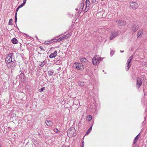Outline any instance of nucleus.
I'll return each mask as SVG.
<instances>
[{
    "instance_id": "36",
    "label": "nucleus",
    "mask_w": 147,
    "mask_h": 147,
    "mask_svg": "<svg viewBox=\"0 0 147 147\" xmlns=\"http://www.w3.org/2000/svg\"><path fill=\"white\" fill-rule=\"evenodd\" d=\"M54 39H52V40H49L48 42H49V43H51L53 42H54Z\"/></svg>"
},
{
    "instance_id": "13",
    "label": "nucleus",
    "mask_w": 147,
    "mask_h": 147,
    "mask_svg": "<svg viewBox=\"0 0 147 147\" xmlns=\"http://www.w3.org/2000/svg\"><path fill=\"white\" fill-rule=\"evenodd\" d=\"M46 125L48 126H51L53 125V123L50 120H47L45 122Z\"/></svg>"
},
{
    "instance_id": "40",
    "label": "nucleus",
    "mask_w": 147,
    "mask_h": 147,
    "mask_svg": "<svg viewBox=\"0 0 147 147\" xmlns=\"http://www.w3.org/2000/svg\"><path fill=\"white\" fill-rule=\"evenodd\" d=\"M84 142L83 141L82 143V147H84Z\"/></svg>"
},
{
    "instance_id": "18",
    "label": "nucleus",
    "mask_w": 147,
    "mask_h": 147,
    "mask_svg": "<svg viewBox=\"0 0 147 147\" xmlns=\"http://www.w3.org/2000/svg\"><path fill=\"white\" fill-rule=\"evenodd\" d=\"M12 42L14 44H16L18 42V40L16 38H13L11 40Z\"/></svg>"
},
{
    "instance_id": "51",
    "label": "nucleus",
    "mask_w": 147,
    "mask_h": 147,
    "mask_svg": "<svg viewBox=\"0 0 147 147\" xmlns=\"http://www.w3.org/2000/svg\"><path fill=\"white\" fill-rule=\"evenodd\" d=\"M146 9H147V7L146 8Z\"/></svg>"
},
{
    "instance_id": "37",
    "label": "nucleus",
    "mask_w": 147,
    "mask_h": 147,
    "mask_svg": "<svg viewBox=\"0 0 147 147\" xmlns=\"http://www.w3.org/2000/svg\"><path fill=\"white\" fill-rule=\"evenodd\" d=\"M54 131L55 133H57L58 132L59 130L55 128L54 129Z\"/></svg>"
},
{
    "instance_id": "39",
    "label": "nucleus",
    "mask_w": 147,
    "mask_h": 147,
    "mask_svg": "<svg viewBox=\"0 0 147 147\" xmlns=\"http://www.w3.org/2000/svg\"><path fill=\"white\" fill-rule=\"evenodd\" d=\"M49 42L47 41H45V42L44 44L45 45H47L49 43Z\"/></svg>"
},
{
    "instance_id": "44",
    "label": "nucleus",
    "mask_w": 147,
    "mask_h": 147,
    "mask_svg": "<svg viewBox=\"0 0 147 147\" xmlns=\"http://www.w3.org/2000/svg\"><path fill=\"white\" fill-rule=\"evenodd\" d=\"M54 39V41H57V39H56V38H54V39Z\"/></svg>"
},
{
    "instance_id": "43",
    "label": "nucleus",
    "mask_w": 147,
    "mask_h": 147,
    "mask_svg": "<svg viewBox=\"0 0 147 147\" xmlns=\"http://www.w3.org/2000/svg\"><path fill=\"white\" fill-rule=\"evenodd\" d=\"M63 147H69V146H66L65 145H63Z\"/></svg>"
},
{
    "instance_id": "21",
    "label": "nucleus",
    "mask_w": 147,
    "mask_h": 147,
    "mask_svg": "<svg viewBox=\"0 0 147 147\" xmlns=\"http://www.w3.org/2000/svg\"><path fill=\"white\" fill-rule=\"evenodd\" d=\"M133 55L131 56L128 59L127 62H129V63H130V62L133 59Z\"/></svg>"
},
{
    "instance_id": "12",
    "label": "nucleus",
    "mask_w": 147,
    "mask_h": 147,
    "mask_svg": "<svg viewBox=\"0 0 147 147\" xmlns=\"http://www.w3.org/2000/svg\"><path fill=\"white\" fill-rule=\"evenodd\" d=\"M57 55V51H55L53 53H51L49 55V57L51 58L55 57Z\"/></svg>"
},
{
    "instance_id": "28",
    "label": "nucleus",
    "mask_w": 147,
    "mask_h": 147,
    "mask_svg": "<svg viewBox=\"0 0 147 147\" xmlns=\"http://www.w3.org/2000/svg\"><path fill=\"white\" fill-rule=\"evenodd\" d=\"M46 63V61H44L43 62H41L40 64V65L41 67L43 66Z\"/></svg>"
},
{
    "instance_id": "38",
    "label": "nucleus",
    "mask_w": 147,
    "mask_h": 147,
    "mask_svg": "<svg viewBox=\"0 0 147 147\" xmlns=\"http://www.w3.org/2000/svg\"><path fill=\"white\" fill-rule=\"evenodd\" d=\"M39 48H40V49L41 50H42L44 51H45V50L44 49H43V47H42V46H39Z\"/></svg>"
},
{
    "instance_id": "41",
    "label": "nucleus",
    "mask_w": 147,
    "mask_h": 147,
    "mask_svg": "<svg viewBox=\"0 0 147 147\" xmlns=\"http://www.w3.org/2000/svg\"><path fill=\"white\" fill-rule=\"evenodd\" d=\"M92 1L94 3H95L96 2V0H92Z\"/></svg>"
},
{
    "instance_id": "15",
    "label": "nucleus",
    "mask_w": 147,
    "mask_h": 147,
    "mask_svg": "<svg viewBox=\"0 0 147 147\" xmlns=\"http://www.w3.org/2000/svg\"><path fill=\"white\" fill-rule=\"evenodd\" d=\"M81 62L83 63H85L88 61L87 59L85 58H82L80 59Z\"/></svg>"
},
{
    "instance_id": "34",
    "label": "nucleus",
    "mask_w": 147,
    "mask_h": 147,
    "mask_svg": "<svg viewBox=\"0 0 147 147\" xmlns=\"http://www.w3.org/2000/svg\"><path fill=\"white\" fill-rule=\"evenodd\" d=\"M114 51L111 50V51L110 53V55L111 56H112L114 54Z\"/></svg>"
},
{
    "instance_id": "27",
    "label": "nucleus",
    "mask_w": 147,
    "mask_h": 147,
    "mask_svg": "<svg viewBox=\"0 0 147 147\" xmlns=\"http://www.w3.org/2000/svg\"><path fill=\"white\" fill-rule=\"evenodd\" d=\"M71 34L70 33H69V34H68L65 35H64V37H65V39H66V38H67L68 37L70 36Z\"/></svg>"
},
{
    "instance_id": "35",
    "label": "nucleus",
    "mask_w": 147,
    "mask_h": 147,
    "mask_svg": "<svg viewBox=\"0 0 147 147\" xmlns=\"http://www.w3.org/2000/svg\"><path fill=\"white\" fill-rule=\"evenodd\" d=\"M45 89V87H43L42 88H41L39 90V91L40 92L43 91Z\"/></svg>"
},
{
    "instance_id": "33",
    "label": "nucleus",
    "mask_w": 147,
    "mask_h": 147,
    "mask_svg": "<svg viewBox=\"0 0 147 147\" xmlns=\"http://www.w3.org/2000/svg\"><path fill=\"white\" fill-rule=\"evenodd\" d=\"M17 13L16 12L15 13V22L16 23L17 20Z\"/></svg>"
},
{
    "instance_id": "29",
    "label": "nucleus",
    "mask_w": 147,
    "mask_h": 147,
    "mask_svg": "<svg viewBox=\"0 0 147 147\" xmlns=\"http://www.w3.org/2000/svg\"><path fill=\"white\" fill-rule=\"evenodd\" d=\"M26 3L25 2V1H23V3L21 4V5H20L18 7H19V8H20L21 7H22Z\"/></svg>"
},
{
    "instance_id": "17",
    "label": "nucleus",
    "mask_w": 147,
    "mask_h": 147,
    "mask_svg": "<svg viewBox=\"0 0 147 147\" xmlns=\"http://www.w3.org/2000/svg\"><path fill=\"white\" fill-rule=\"evenodd\" d=\"M127 66L126 67V70L128 71L130 68L131 64H130V63L129 62H127Z\"/></svg>"
},
{
    "instance_id": "42",
    "label": "nucleus",
    "mask_w": 147,
    "mask_h": 147,
    "mask_svg": "<svg viewBox=\"0 0 147 147\" xmlns=\"http://www.w3.org/2000/svg\"><path fill=\"white\" fill-rule=\"evenodd\" d=\"M19 9H20V8H19V7H18L17 8V9H16V11L17 12L18 11V10Z\"/></svg>"
},
{
    "instance_id": "16",
    "label": "nucleus",
    "mask_w": 147,
    "mask_h": 147,
    "mask_svg": "<svg viewBox=\"0 0 147 147\" xmlns=\"http://www.w3.org/2000/svg\"><path fill=\"white\" fill-rule=\"evenodd\" d=\"M139 135V134L137 136H136V137L134 138V141L133 142V144H135V143L136 142H137V140L139 139V137H138V136Z\"/></svg>"
},
{
    "instance_id": "47",
    "label": "nucleus",
    "mask_w": 147,
    "mask_h": 147,
    "mask_svg": "<svg viewBox=\"0 0 147 147\" xmlns=\"http://www.w3.org/2000/svg\"><path fill=\"white\" fill-rule=\"evenodd\" d=\"M38 53L39 54H41V53H39V52H38Z\"/></svg>"
},
{
    "instance_id": "31",
    "label": "nucleus",
    "mask_w": 147,
    "mask_h": 147,
    "mask_svg": "<svg viewBox=\"0 0 147 147\" xmlns=\"http://www.w3.org/2000/svg\"><path fill=\"white\" fill-rule=\"evenodd\" d=\"M78 84L80 85L81 86H83L84 85V84L83 82H78Z\"/></svg>"
},
{
    "instance_id": "7",
    "label": "nucleus",
    "mask_w": 147,
    "mask_h": 147,
    "mask_svg": "<svg viewBox=\"0 0 147 147\" xmlns=\"http://www.w3.org/2000/svg\"><path fill=\"white\" fill-rule=\"evenodd\" d=\"M130 5V7L134 9L137 8L138 6V4L136 2H131Z\"/></svg>"
},
{
    "instance_id": "26",
    "label": "nucleus",
    "mask_w": 147,
    "mask_h": 147,
    "mask_svg": "<svg viewBox=\"0 0 147 147\" xmlns=\"http://www.w3.org/2000/svg\"><path fill=\"white\" fill-rule=\"evenodd\" d=\"M92 126H91L89 128V129H88V131L86 132V135H87V134H88L90 133V131H91L92 130Z\"/></svg>"
},
{
    "instance_id": "5",
    "label": "nucleus",
    "mask_w": 147,
    "mask_h": 147,
    "mask_svg": "<svg viewBox=\"0 0 147 147\" xmlns=\"http://www.w3.org/2000/svg\"><path fill=\"white\" fill-rule=\"evenodd\" d=\"M67 134H70L71 136H73L74 134V128L73 127H70L67 130Z\"/></svg>"
},
{
    "instance_id": "19",
    "label": "nucleus",
    "mask_w": 147,
    "mask_h": 147,
    "mask_svg": "<svg viewBox=\"0 0 147 147\" xmlns=\"http://www.w3.org/2000/svg\"><path fill=\"white\" fill-rule=\"evenodd\" d=\"M92 118V116L91 115H89L87 116L86 118V119L88 121H90Z\"/></svg>"
},
{
    "instance_id": "52",
    "label": "nucleus",
    "mask_w": 147,
    "mask_h": 147,
    "mask_svg": "<svg viewBox=\"0 0 147 147\" xmlns=\"http://www.w3.org/2000/svg\"><path fill=\"white\" fill-rule=\"evenodd\" d=\"M89 0H86V1H89Z\"/></svg>"
},
{
    "instance_id": "8",
    "label": "nucleus",
    "mask_w": 147,
    "mask_h": 147,
    "mask_svg": "<svg viewBox=\"0 0 147 147\" xmlns=\"http://www.w3.org/2000/svg\"><path fill=\"white\" fill-rule=\"evenodd\" d=\"M139 27L138 25L134 24L131 26V30L134 32H135L138 29Z\"/></svg>"
},
{
    "instance_id": "50",
    "label": "nucleus",
    "mask_w": 147,
    "mask_h": 147,
    "mask_svg": "<svg viewBox=\"0 0 147 147\" xmlns=\"http://www.w3.org/2000/svg\"><path fill=\"white\" fill-rule=\"evenodd\" d=\"M0 147H1V144L0 143Z\"/></svg>"
},
{
    "instance_id": "24",
    "label": "nucleus",
    "mask_w": 147,
    "mask_h": 147,
    "mask_svg": "<svg viewBox=\"0 0 147 147\" xmlns=\"http://www.w3.org/2000/svg\"><path fill=\"white\" fill-rule=\"evenodd\" d=\"M84 4L83 3H81V5L80 6V11H82V10L83 7L84 6Z\"/></svg>"
},
{
    "instance_id": "23",
    "label": "nucleus",
    "mask_w": 147,
    "mask_h": 147,
    "mask_svg": "<svg viewBox=\"0 0 147 147\" xmlns=\"http://www.w3.org/2000/svg\"><path fill=\"white\" fill-rule=\"evenodd\" d=\"M54 72L51 71H48V74L49 76H52Z\"/></svg>"
},
{
    "instance_id": "25",
    "label": "nucleus",
    "mask_w": 147,
    "mask_h": 147,
    "mask_svg": "<svg viewBox=\"0 0 147 147\" xmlns=\"http://www.w3.org/2000/svg\"><path fill=\"white\" fill-rule=\"evenodd\" d=\"M13 53H8L7 56L8 57H9L10 58H12L13 56Z\"/></svg>"
},
{
    "instance_id": "45",
    "label": "nucleus",
    "mask_w": 147,
    "mask_h": 147,
    "mask_svg": "<svg viewBox=\"0 0 147 147\" xmlns=\"http://www.w3.org/2000/svg\"><path fill=\"white\" fill-rule=\"evenodd\" d=\"M26 0H24L23 1H24H24H25V3H26Z\"/></svg>"
},
{
    "instance_id": "20",
    "label": "nucleus",
    "mask_w": 147,
    "mask_h": 147,
    "mask_svg": "<svg viewBox=\"0 0 147 147\" xmlns=\"http://www.w3.org/2000/svg\"><path fill=\"white\" fill-rule=\"evenodd\" d=\"M64 39H65V37H64V36H63L61 37H60L59 38H58L57 40V41L58 42H59V41H60Z\"/></svg>"
},
{
    "instance_id": "32",
    "label": "nucleus",
    "mask_w": 147,
    "mask_h": 147,
    "mask_svg": "<svg viewBox=\"0 0 147 147\" xmlns=\"http://www.w3.org/2000/svg\"><path fill=\"white\" fill-rule=\"evenodd\" d=\"M20 78H23L24 79V78H25V76L23 73H21L20 74Z\"/></svg>"
},
{
    "instance_id": "49",
    "label": "nucleus",
    "mask_w": 147,
    "mask_h": 147,
    "mask_svg": "<svg viewBox=\"0 0 147 147\" xmlns=\"http://www.w3.org/2000/svg\"><path fill=\"white\" fill-rule=\"evenodd\" d=\"M16 23V25H15V26H17V24H16V23Z\"/></svg>"
},
{
    "instance_id": "6",
    "label": "nucleus",
    "mask_w": 147,
    "mask_h": 147,
    "mask_svg": "<svg viewBox=\"0 0 147 147\" xmlns=\"http://www.w3.org/2000/svg\"><path fill=\"white\" fill-rule=\"evenodd\" d=\"M118 35L117 32L115 31L112 32L110 36V39L111 40H113Z\"/></svg>"
},
{
    "instance_id": "9",
    "label": "nucleus",
    "mask_w": 147,
    "mask_h": 147,
    "mask_svg": "<svg viewBox=\"0 0 147 147\" xmlns=\"http://www.w3.org/2000/svg\"><path fill=\"white\" fill-rule=\"evenodd\" d=\"M12 58L10 57H9L6 56L5 59V63H11V62H12Z\"/></svg>"
},
{
    "instance_id": "1",
    "label": "nucleus",
    "mask_w": 147,
    "mask_h": 147,
    "mask_svg": "<svg viewBox=\"0 0 147 147\" xmlns=\"http://www.w3.org/2000/svg\"><path fill=\"white\" fill-rule=\"evenodd\" d=\"M73 66L77 70L80 71H82L84 68V66L82 63L77 62L74 63Z\"/></svg>"
},
{
    "instance_id": "46",
    "label": "nucleus",
    "mask_w": 147,
    "mask_h": 147,
    "mask_svg": "<svg viewBox=\"0 0 147 147\" xmlns=\"http://www.w3.org/2000/svg\"><path fill=\"white\" fill-rule=\"evenodd\" d=\"M120 52L121 53H123L124 52V51H121Z\"/></svg>"
},
{
    "instance_id": "2",
    "label": "nucleus",
    "mask_w": 147,
    "mask_h": 147,
    "mask_svg": "<svg viewBox=\"0 0 147 147\" xmlns=\"http://www.w3.org/2000/svg\"><path fill=\"white\" fill-rule=\"evenodd\" d=\"M101 61V57H99L97 55H95L93 57L92 61L94 65H96L98 64Z\"/></svg>"
},
{
    "instance_id": "22",
    "label": "nucleus",
    "mask_w": 147,
    "mask_h": 147,
    "mask_svg": "<svg viewBox=\"0 0 147 147\" xmlns=\"http://www.w3.org/2000/svg\"><path fill=\"white\" fill-rule=\"evenodd\" d=\"M133 55L131 56L128 59L127 62H129V63H130V62L133 59Z\"/></svg>"
},
{
    "instance_id": "4",
    "label": "nucleus",
    "mask_w": 147,
    "mask_h": 147,
    "mask_svg": "<svg viewBox=\"0 0 147 147\" xmlns=\"http://www.w3.org/2000/svg\"><path fill=\"white\" fill-rule=\"evenodd\" d=\"M116 22L117 23V24L119 26H123L125 25V22L122 20H117Z\"/></svg>"
},
{
    "instance_id": "14",
    "label": "nucleus",
    "mask_w": 147,
    "mask_h": 147,
    "mask_svg": "<svg viewBox=\"0 0 147 147\" xmlns=\"http://www.w3.org/2000/svg\"><path fill=\"white\" fill-rule=\"evenodd\" d=\"M10 64V67H11L12 68L14 69L16 66V65L14 61H13L12 62H11Z\"/></svg>"
},
{
    "instance_id": "3",
    "label": "nucleus",
    "mask_w": 147,
    "mask_h": 147,
    "mask_svg": "<svg viewBox=\"0 0 147 147\" xmlns=\"http://www.w3.org/2000/svg\"><path fill=\"white\" fill-rule=\"evenodd\" d=\"M142 84V79L139 77L136 78V88H139Z\"/></svg>"
},
{
    "instance_id": "30",
    "label": "nucleus",
    "mask_w": 147,
    "mask_h": 147,
    "mask_svg": "<svg viewBox=\"0 0 147 147\" xmlns=\"http://www.w3.org/2000/svg\"><path fill=\"white\" fill-rule=\"evenodd\" d=\"M13 22V20L12 19H10L9 21L8 24L10 25H12V22Z\"/></svg>"
},
{
    "instance_id": "11",
    "label": "nucleus",
    "mask_w": 147,
    "mask_h": 147,
    "mask_svg": "<svg viewBox=\"0 0 147 147\" xmlns=\"http://www.w3.org/2000/svg\"><path fill=\"white\" fill-rule=\"evenodd\" d=\"M143 34V30L142 29L139 30L137 33V38H138L140 37H141Z\"/></svg>"
},
{
    "instance_id": "10",
    "label": "nucleus",
    "mask_w": 147,
    "mask_h": 147,
    "mask_svg": "<svg viewBox=\"0 0 147 147\" xmlns=\"http://www.w3.org/2000/svg\"><path fill=\"white\" fill-rule=\"evenodd\" d=\"M90 2L89 1H86V9L84 10V11L85 12H87L89 8V5H90Z\"/></svg>"
},
{
    "instance_id": "48",
    "label": "nucleus",
    "mask_w": 147,
    "mask_h": 147,
    "mask_svg": "<svg viewBox=\"0 0 147 147\" xmlns=\"http://www.w3.org/2000/svg\"><path fill=\"white\" fill-rule=\"evenodd\" d=\"M76 9V11H77V10H78V9Z\"/></svg>"
}]
</instances>
